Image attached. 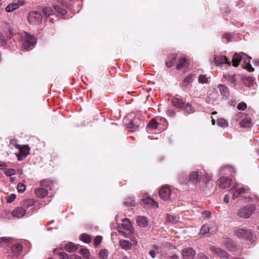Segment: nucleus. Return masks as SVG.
<instances>
[{
    "mask_svg": "<svg viewBox=\"0 0 259 259\" xmlns=\"http://www.w3.org/2000/svg\"><path fill=\"white\" fill-rule=\"evenodd\" d=\"M231 191L233 194L232 198L233 199L240 198V200L244 201V202H249L251 200L250 197L246 196V194L249 193L250 191L249 188L247 186L237 188V186L234 185Z\"/></svg>",
    "mask_w": 259,
    "mask_h": 259,
    "instance_id": "1",
    "label": "nucleus"
},
{
    "mask_svg": "<svg viewBox=\"0 0 259 259\" xmlns=\"http://www.w3.org/2000/svg\"><path fill=\"white\" fill-rule=\"evenodd\" d=\"M21 37L23 48L26 50H31L36 43L37 39L35 37L29 33L24 32Z\"/></svg>",
    "mask_w": 259,
    "mask_h": 259,
    "instance_id": "2",
    "label": "nucleus"
},
{
    "mask_svg": "<svg viewBox=\"0 0 259 259\" xmlns=\"http://www.w3.org/2000/svg\"><path fill=\"white\" fill-rule=\"evenodd\" d=\"M234 234L239 238L245 239L251 242L254 241L253 235L249 229L236 227L233 230Z\"/></svg>",
    "mask_w": 259,
    "mask_h": 259,
    "instance_id": "3",
    "label": "nucleus"
},
{
    "mask_svg": "<svg viewBox=\"0 0 259 259\" xmlns=\"http://www.w3.org/2000/svg\"><path fill=\"white\" fill-rule=\"evenodd\" d=\"M119 233L122 234L124 237H128V235L134 233V228L129 219L125 218L122 220L120 226L117 227Z\"/></svg>",
    "mask_w": 259,
    "mask_h": 259,
    "instance_id": "4",
    "label": "nucleus"
},
{
    "mask_svg": "<svg viewBox=\"0 0 259 259\" xmlns=\"http://www.w3.org/2000/svg\"><path fill=\"white\" fill-rule=\"evenodd\" d=\"M51 181L48 180H44L40 182V187L35 189V192L39 198H44L48 194V188H50Z\"/></svg>",
    "mask_w": 259,
    "mask_h": 259,
    "instance_id": "5",
    "label": "nucleus"
},
{
    "mask_svg": "<svg viewBox=\"0 0 259 259\" xmlns=\"http://www.w3.org/2000/svg\"><path fill=\"white\" fill-rule=\"evenodd\" d=\"M255 207L253 205H248L240 208L237 211V215L239 218L247 219L253 213Z\"/></svg>",
    "mask_w": 259,
    "mask_h": 259,
    "instance_id": "6",
    "label": "nucleus"
},
{
    "mask_svg": "<svg viewBox=\"0 0 259 259\" xmlns=\"http://www.w3.org/2000/svg\"><path fill=\"white\" fill-rule=\"evenodd\" d=\"M27 19L28 22L32 25L39 24L42 21V16L37 11H31L28 13Z\"/></svg>",
    "mask_w": 259,
    "mask_h": 259,
    "instance_id": "7",
    "label": "nucleus"
},
{
    "mask_svg": "<svg viewBox=\"0 0 259 259\" xmlns=\"http://www.w3.org/2000/svg\"><path fill=\"white\" fill-rule=\"evenodd\" d=\"M16 148L19 150L17 155L18 160L24 159L29 153L30 148L28 145H16Z\"/></svg>",
    "mask_w": 259,
    "mask_h": 259,
    "instance_id": "8",
    "label": "nucleus"
},
{
    "mask_svg": "<svg viewBox=\"0 0 259 259\" xmlns=\"http://www.w3.org/2000/svg\"><path fill=\"white\" fill-rule=\"evenodd\" d=\"M35 204V201L33 199L27 198L22 200L20 202V204L25 209L27 210V213L28 214L31 215L33 212V208H31L29 209L28 208L33 206Z\"/></svg>",
    "mask_w": 259,
    "mask_h": 259,
    "instance_id": "9",
    "label": "nucleus"
},
{
    "mask_svg": "<svg viewBox=\"0 0 259 259\" xmlns=\"http://www.w3.org/2000/svg\"><path fill=\"white\" fill-rule=\"evenodd\" d=\"M202 175L198 170L192 171L190 172L189 179L193 184H197L200 183L201 180Z\"/></svg>",
    "mask_w": 259,
    "mask_h": 259,
    "instance_id": "10",
    "label": "nucleus"
},
{
    "mask_svg": "<svg viewBox=\"0 0 259 259\" xmlns=\"http://www.w3.org/2000/svg\"><path fill=\"white\" fill-rule=\"evenodd\" d=\"M159 194L161 199L163 200H167L170 197L171 191L169 187L163 186L159 190Z\"/></svg>",
    "mask_w": 259,
    "mask_h": 259,
    "instance_id": "11",
    "label": "nucleus"
},
{
    "mask_svg": "<svg viewBox=\"0 0 259 259\" xmlns=\"http://www.w3.org/2000/svg\"><path fill=\"white\" fill-rule=\"evenodd\" d=\"M195 254V250L191 247H186L182 250L183 259H193Z\"/></svg>",
    "mask_w": 259,
    "mask_h": 259,
    "instance_id": "12",
    "label": "nucleus"
},
{
    "mask_svg": "<svg viewBox=\"0 0 259 259\" xmlns=\"http://www.w3.org/2000/svg\"><path fill=\"white\" fill-rule=\"evenodd\" d=\"M243 54V53H241V54L235 53L234 54L232 57V65L233 66L237 67L238 66L241 60H243L244 61L246 60V58Z\"/></svg>",
    "mask_w": 259,
    "mask_h": 259,
    "instance_id": "13",
    "label": "nucleus"
},
{
    "mask_svg": "<svg viewBox=\"0 0 259 259\" xmlns=\"http://www.w3.org/2000/svg\"><path fill=\"white\" fill-rule=\"evenodd\" d=\"M219 181V187L222 189L229 188L232 184V179H229L228 177H222Z\"/></svg>",
    "mask_w": 259,
    "mask_h": 259,
    "instance_id": "14",
    "label": "nucleus"
},
{
    "mask_svg": "<svg viewBox=\"0 0 259 259\" xmlns=\"http://www.w3.org/2000/svg\"><path fill=\"white\" fill-rule=\"evenodd\" d=\"M26 213L27 210L21 206L17 207L12 211V215L18 219L23 217Z\"/></svg>",
    "mask_w": 259,
    "mask_h": 259,
    "instance_id": "15",
    "label": "nucleus"
},
{
    "mask_svg": "<svg viewBox=\"0 0 259 259\" xmlns=\"http://www.w3.org/2000/svg\"><path fill=\"white\" fill-rule=\"evenodd\" d=\"M210 250L216 255L222 258H228L227 253L220 247L212 246L210 247Z\"/></svg>",
    "mask_w": 259,
    "mask_h": 259,
    "instance_id": "16",
    "label": "nucleus"
},
{
    "mask_svg": "<svg viewBox=\"0 0 259 259\" xmlns=\"http://www.w3.org/2000/svg\"><path fill=\"white\" fill-rule=\"evenodd\" d=\"M213 62L216 66H219L222 64H227L228 65L231 66V62L227 61V59L225 56H221L217 59L216 57L213 58L212 63Z\"/></svg>",
    "mask_w": 259,
    "mask_h": 259,
    "instance_id": "17",
    "label": "nucleus"
},
{
    "mask_svg": "<svg viewBox=\"0 0 259 259\" xmlns=\"http://www.w3.org/2000/svg\"><path fill=\"white\" fill-rule=\"evenodd\" d=\"M142 204L146 205H150L153 207L157 208L158 207V203L156 201L148 197L142 199Z\"/></svg>",
    "mask_w": 259,
    "mask_h": 259,
    "instance_id": "18",
    "label": "nucleus"
},
{
    "mask_svg": "<svg viewBox=\"0 0 259 259\" xmlns=\"http://www.w3.org/2000/svg\"><path fill=\"white\" fill-rule=\"evenodd\" d=\"M119 246L121 248L128 250L131 249L132 243L128 240L121 239L119 240Z\"/></svg>",
    "mask_w": 259,
    "mask_h": 259,
    "instance_id": "19",
    "label": "nucleus"
},
{
    "mask_svg": "<svg viewBox=\"0 0 259 259\" xmlns=\"http://www.w3.org/2000/svg\"><path fill=\"white\" fill-rule=\"evenodd\" d=\"M218 88L219 89L221 95L224 98L227 99L229 96V92L228 88L222 84H219L218 85Z\"/></svg>",
    "mask_w": 259,
    "mask_h": 259,
    "instance_id": "20",
    "label": "nucleus"
},
{
    "mask_svg": "<svg viewBox=\"0 0 259 259\" xmlns=\"http://www.w3.org/2000/svg\"><path fill=\"white\" fill-rule=\"evenodd\" d=\"M22 249V246L20 243H17L14 244L11 248L12 252L15 256H17L20 254Z\"/></svg>",
    "mask_w": 259,
    "mask_h": 259,
    "instance_id": "21",
    "label": "nucleus"
},
{
    "mask_svg": "<svg viewBox=\"0 0 259 259\" xmlns=\"http://www.w3.org/2000/svg\"><path fill=\"white\" fill-rule=\"evenodd\" d=\"M175 59H178L176 67L178 69H181L186 66L187 60L183 57H175Z\"/></svg>",
    "mask_w": 259,
    "mask_h": 259,
    "instance_id": "22",
    "label": "nucleus"
},
{
    "mask_svg": "<svg viewBox=\"0 0 259 259\" xmlns=\"http://www.w3.org/2000/svg\"><path fill=\"white\" fill-rule=\"evenodd\" d=\"M243 55L246 58V60L244 61V63H246L244 68L249 72H253L254 69L250 63L251 58L246 54H243Z\"/></svg>",
    "mask_w": 259,
    "mask_h": 259,
    "instance_id": "23",
    "label": "nucleus"
},
{
    "mask_svg": "<svg viewBox=\"0 0 259 259\" xmlns=\"http://www.w3.org/2000/svg\"><path fill=\"white\" fill-rule=\"evenodd\" d=\"M136 222L139 226L146 227L148 224V219L144 216H140L137 218Z\"/></svg>",
    "mask_w": 259,
    "mask_h": 259,
    "instance_id": "24",
    "label": "nucleus"
},
{
    "mask_svg": "<svg viewBox=\"0 0 259 259\" xmlns=\"http://www.w3.org/2000/svg\"><path fill=\"white\" fill-rule=\"evenodd\" d=\"M171 103L173 106L179 108H181L184 106V102L181 99L178 98H173L172 99Z\"/></svg>",
    "mask_w": 259,
    "mask_h": 259,
    "instance_id": "25",
    "label": "nucleus"
},
{
    "mask_svg": "<svg viewBox=\"0 0 259 259\" xmlns=\"http://www.w3.org/2000/svg\"><path fill=\"white\" fill-rule=\"evenodd\" d=\"M240 125L242 127L248 128L252 126V123L250 118H245L240 122Z\"/></svg>",
    "mask_w": 259,
    "mask_h": 259,
    "instance_id": "26",
    "label": "nucleus"
},
{
    "mask_svg": "<svg viewBox=\"0 0 259 259\" xmlns=\"http://www.w3.org/2000/svg\"><path fill=\"white\" fill-rule=\"evenodd\" d=\"M220 170L221 171H225V172L224 174H227L228 173H230V175H232L233 174L235 173V169L234 167H232L229 165H226L222 167Z\"/></svg>",
    "mask_w": 259,
    "mask_h": 259,
    "instance_id": "27",
    "label": "nucleus"
},
{
    "mask_svg": "<svg viewBox=\"0 0 259 259\" xmlns=\"http://www.w3.org/2000/svg\"><path fill=\"white\" fill-rule=\"evenodd\" d=\"M210 78V76L207 74H201L198 77V81L201 84L208 83Z\"/></svg>",
    "mask_w": 259,
    "mask_h": 259,
    "instance_id": "28",
    "label": "nucleus"
},
{
    "mask_svg": "<svg viewBox=\"0 0 259 259\" xmlns=\"http://www.w3.org/2000/svg\"><path fill=\"white\" fill-rule=\"evenodd\" d=\"M193 77V74H189L186 76L183 80L182 86L184 88H187L192 82V79Z\"/></svg>",
    "mask_w": 259,
    "mask_h": 259,
    "instance_id": "29",
    "label": "nucleus"
},
{
    "mask_svg": "<svg viewBox=\"0 0 259 259\" xmlns=\"http://www.w3.org/2000/svg\"><path fill=\"white\" fill-rule=\"evenodd\" d=\"M19 4L17 3H11L6 8V11L8 12H11L19 8Z\"/></svg>",
    "mask_w": 259,
    "mask_h": 259,
    "instance_id": "30",
    "label": "nucleus"
},
{
    "mask_svg": "<svg viewBox=\"0 0 259 259\" xmlns=\"http://www.w3.org/2000/svg\"><path fill=\"white\" fill-rule=\"evenodd\" d=\"M98 255L100 259H108L109 252L107 249H103L99 252Z\"/></svg>",
    "mask_w": 259,
    "mask_h": 259,
    "instance_id": "31",
    "label": "nucleus"
},
{
    "mask_svg": "<svg viewBox=\"0 0 259 259\" xmlns=\"http://www.w3.org/2000/svg\"><path fill=\"white\" fill-rule=\"evenodd\" d=\"M65 248L68 251L72 252L76 250V246L75 245L74 243L72 242H69L65 245Z\"/></svg>",
    "mask_w": 259,
    "mask_h": 259,
    "instance_id": "32",
    "label": "nucleus"
},
{
    "mask_svg": "<svg viewBox=\"0 0 259 259\" xmlns=\"http://www.w3.org/2000/svg\"><path fill=\"white\" fill-rule=\"evenodd\" d=\"M158 125V122L154 119H152L150 121L149 123H148V128L151 130H155L157 128Z\"/></svg>",
    "mask_w": 259,
    "mask_h": 259,
    "instance_id": "33",
    "label": "nucleus"
},
{
    "mask_svg": "<svg viewBox=\"0 0 259 259\" xmlns=\"http://www.w3.org/2000/svg\"><path fill=\"white\" fill-rule=\"evenodd\" d=\"M43 13L46 17H49L50 16L53 15L54 11L53 9L50 7H45L43 9Z\"/></svg>",
    "mask_w": 259,
    "mask_h": 259,
    "instance_id": "34",
    "label": "nucleus"
},
{
    "mask_svg": "<svg viewBox=\"0 0 259 259\" xmlns=\"http://www.w3.org/2000/svg\"><path fill=\"white\" fill-rule=\"evenodd\" d=\"M166 220L167 222L171 223H176L178 221V219L176 217L170 215V214H167L166 217Z\"/></svg>",
    "mask_w": 259,
    "mask_h": 259,
    "instance_id": "35",
    "label": "nucleus"
},
{
    "mask_svg": "<svg viewBox=\"0 0 259 259\" xmlns=\"http://www.w3.org/2000/svg\"><path fill=\"white\" fill-rule=\"evenodd\" d=\"M80 239L85 243H89L91 241V238L87 234H82L80 235Z\"/></svg>",
    "mask_w": 259,
    "mask_h": 259,
    "instance_id": "36",
    "label": "nucleus"
},
{
    "mask_svg": "<svg viewBox=\"0 0 259 259\" xmlns=\"http://www.w3.org/2000/svg\"><path fill=\"white\" fill-rule=\"evenodd\" d=\"M54 9L56 11V12H57L58 13H59V14H60L62 16L66 14V10L62 8L59 6H54Z\"/></svg>",
    "mask_w": 259,
    "mask_h": 259,
    "instance_id": "37",
    "label": "nucleus"
},
{
    "mask_svg": "<svg viewBox=\"0 0 259 259\" xmlns=\"http://www.w3.org/2000/svg\"><path fill=\"white\" fill-rule=\"evenodd\" d=\"M217 124L219 126L222 127L223 128H225L228 126V123L227 122L225 119L223 118L219 119L217 120Z\"/></svg>",
    "mask_w": 259,
    "mask_h": 259,
    "instance_id": "38",
    "label": "nucleus"
},
{
    "mask_svg": "<svg viewBox=\"0 0 259 259\" xmlns=\"http://www.w3.org/2000/svg\"><path fill=\"white\" fill-rule=\"evenodd\" d=\"M226 78L229 82L234 84L235 83L236 78L235 75H228L226 76Z\"/></svg>",
    "mask_w": 259,
    "mask_h": 259,
    "instance_id": "39",
    "label": "nucleus"
},
{
    "mask_svg": "<svg viewBox=\"0 0 259 259\" xmlns=\"http://www.w3.org/2000/svg\"><path fill=\"white\" fill-rule=\"evenodd\" d=\"M26 189V186L22 183H19L17 185V190L19 193H23Z\"/></svg>",
    "mask_w": 259,
    "mask_h": 259,
    "instance_id": "40",
    "label": "nucleus"
},
{
    "mask_svg": "<svg viewBox=\"0 0 259 259\" xmlns=\"http://www.w3.org/2000/svg\"><path fill=\"white\" fill-rule=\"evenodd\" d=\"M209 231V227L206 225H204L201 228L200 234L204 235Z\"/></svg>",
    "mask_w": 259,
    "mask_h": 259,
    "instance_id": "41",
    "label": "nucleus"
},
{
    "mask_svg": "<svg viewBox=\"0 0 259 259\" xmlns=\"http://www.w3.org/2000/svg\"><path fill=\"white\" fill-rule=\"evenodd\" d=\"M5 173L7 176L10 177L16 174V171L13 168H9L5 170Z\"/></svg>",
    "mask_w": 259,
    "mask_h": 259,
    "instance_id": "42",
    "label": "nucleus"
},
{
    "mask_svg": "<svg viewBox=\"0 0 259 259\" xmlns=\"http://www.w3.org/2000/svg\"><path fill=\"white\" fill-rule=\"evenodd\" d=\"M16 198V195L15 194H12L8 196L6 198V201L8 203H10L14 201Z\"/></svg>",
    "mask_w": 259,
    "mask_h": 259,
    "instance_id": "43",
    "label": "nucleus"
},
{
    "mask_svg": "<svg viewBox=\"0 0 259 259\" xmlns=\"http://www.w3.org/2000/svg\"><path fill=\"white\" fill-rule=\"evenodd\" d=\"M126 206L127 207H131L132 209L135 205V201L133 199H130L129 201L127 200L124 202Z\"/></svg>",
    "mask_w": 259,
    "mask_h": 259,
    "instance_id": "44",
    "label": "nucleus"
},
{
    "mask_svg": "<svg viewBox=\"0 0 259 259\" xmlns=\"http://www.w3.org/2000/svg\"><path fill=\"white\" fill-rule=\"evenodd\" d=\"M184 111L187 114H190L194 112V110L191 105L187 104L185 107Z\"/></svg>",
    "mask_w": 259,
    "mask_h": 259,
    "instance_id": "45",
    "label": "nucleus"
},
{
    "mask_svg": "<svg viewBox=\"0 0 259 259\" xmlns=\"http://www.w3.org/2000/svg\"><path fill=\"white\" fill-rule=\"evenodd\" d=\"M79 252L84 256V257L88 258L89 255V252L87 249H80Z\"/></svg>",
    "mask_w": 259,
    "mask_h": 259,
    "instance_id": "46",
    "label": "nucleus"
},
{
    "mask_svg": "<svg viewBox=\"0 0 259 259\" xmlns=\"http://www.w3.org/2000/svg\"><path fill=\"white\" fill-rule=\"evenodd\" d=\"M102 241V237L100 236H97L94 239V244L96 247L98 246Z\"/></svg>",
    "mask_w": 259,
    "mask_h": 259,
    "instance_id": "47",
    "label": "nucleus"
},
{
    "mask_svg": "<svg viewBox=\"0 0 259 259\" xmlns=\"http://www.w3.org/2000/svg\"><path fill=\"white\" fill-rule=\"evenodd\" d=\"M14 33L13 28L10 27H8V30L6 32V35H7V37L10 38L12 37V36L14 35Z\"/></svg>",
    "mask_w": 259,
    "mask_h": 259,
    "instance_id": "48",
    "label": "nucleus"
},
{
    "mask_svg": "<svg viewBox=\"0 0 259 259\" xmlns=\"http://www.w3.org/2000/svg\"><path fill=\"white\" fill-rule=\"evenodd\" d=\"M246 108V105L243 102L240 103L237 105V109L239 110H244Z\"/></svg>",
    "mask_w": 259,
    "mask_h": 259,
    "instance_id": "49",
    "label": "nucleus"
},
{
    "mask_svg": "<svg viewBox=\"0 0 259 259\" xmlns=\"http://www.w3.org/2000/svg\"><path fill=\"white\" fill-rule=\"evenodd\" d=\"M11 238L10 237H4L0 238V243H2L4 242L8 243L11 241Z\"/></svg>",
    "mask_w": 259,
    "mask_h": 259,
    "instance_id": "50",
    "label": "nucleus"
},
{
    "mask_svg": "<svg viewBox=\"0 0 259 259\" xmlns=\"http://www.w3.org/2000/svg\"><path fill=\"white\" fill-rule=\"evenodd\" d=\"M204 181L207 183V182H208L209 181L211 180V175H209V174L208 173H205L204 175Z\"/></svg>",
    "mask_w": 259,
    "mask_h": 259,
    "instance_id": "51",
    "label": "nucleus"
},
{
    "mask_svg": "<svg viewBox=\"0 0 259 259\" xmlns=\"http://www.w3.org/2000/svg\"><path fill=\"white\" fill-rule=\"evenodd\" d=\"M59 255L60 259H69L68 254L65 252H60Z\"/></svg>",
    "mask_w": 259,
    "mask_h": 259,
    "instance_id": "52",
    "label": "nucleus"
},
{
    "mask_svg": "<svg viewBox=\"0 0 259 259\" xmlns=\"http://www.w3.org/2000/svg\"><path fill=\"white\" fill-rule=\"evenodd\" d=\"M135 121H133V122H131L130 123L129 127L133 128L135 130H137L139 128V125L135 124Z\"/></svg>",
    "mask_w": 259,
    "mask_h": 259,
    "instance_id": "53",
    "label": "nucleus"
},
{
    "mask_svg": "<svg viewBox=\"0 0 259 259\" xmlns=\"http://www.w3.org/2000/svg\"><path fill=\"white\" fill-rule=\"evenodd\" d=\"M6 42V39L3 34L0 32V45L3 46Z\"/></svg>",
    "mask_w": 259,
    "mask_h": 259,
    "instance_id": "54",
    "label": "nucleus"
},
{
    "mask_svg": "<svg viewBox=\"0 0 259 259\" xmlns=\"http://www.w3.org/2000/svg\"><path fill=\"white\" fill-rule=\"evenodd\" d=\"M174 58H172L169 61L166 62V65L168 68L171 67L173 65Z\"/></svg>",
    "mask_w": 259,
    "mask_h": 259,
    "instance_id": "55",
    "label": "nucleus"
},
{
    "mask_svg": "<svg viewBox=\"0 0 259 259\" xmlns=\"http://www.w3.org/2000/svg\"><path fill=\"white\" fill-rule=\"evenodd\" d=\"M210 215H211V213H210V212H209L208 211H205L203 212V216L204 218H209Z\"/></svg>",
    "mask_w": 259,
    "mask_h": 259,
    "instance_id": "56",
    "label": "nucleus"
},
{
    "mask_svg": "<svg viewBox=\"0 0 259 259\" xmlns=\"http://www.w3.org/2000/svg\"><path fill=\"white\" fill-rule=\"evenodd\" d=\"M149 254L152 258H155L156 255V253L155 250L152 249L149 251Z\"/></svg>",
    "mask_w": 259,
    "mask_h": 259,
    "instance_id": "57",
    "label": "nucleus"
},
{
    "mask_svg": "<svg viewBox=\"0 0 259 259\" xmlns=\"http://www.w3.org/2000/svg\"><path fill=\"white\" fill-rule=\"evenodd\" d=\"M224 201L226 203H228L229 202V195L228 194L225 195L224 197Z\"/></svg>",
    "mask_w": 259,
    "mask_h": 259,
    "instance_id": "58",
    "label": "nucleus"
},
{
    "mask_svg": "<svg viewBox=\"0 0 259 259\" xmlns=\"http://www.w3.org/2000/svg\"><path fill=\"white\" fill-rule=\"evenodd\" d=\"M198 259H209V258L206 255L200 254L198 255Z\"/></svg>",
    "mask_w": 259,
    "mask_h": 259,
    "instance_id": "59",
    "label": "nucleus"
},
{
    "mask_svg": "<svg viewBox=\"0 0 259 259\" xmlns=\"http://www.w3.org/2000/svg\"><path fill=\"white\" fill-rule=\"evenodd\" d=\"M168 259H179V256L176 254L168 257Z\"/></svg>",
    "mask_w": 259,
    "mask_h": 259,
    "instance_id": "60",
    "label": "nucleus"
},
{
    "mask_svg": "<svg viewBox=\"0 0 259 259\" xmlns=\"http://www.w3.org/2000/svg\"><path fill=\"white\" fill-rule=\"evenodd\" d=\"M6 164L4 162H0V169H3L6 167Z\"/></svg>",
    "mask_w": 259,
    "mask_h": 259,
    "instance_id": "61",
    "label": "nucleus"
},
{
    "mask_svg": "<svg viewBox=\"0 0 259 259\" xmlns=\"http://www.w3.org/2000/svg\"><path fill=\"white\" fill-rule=\"evenodd\" d=\"M224 36L226 37L227 39L228 40H230L231 39V35L230 34H225Z\"/></svg>",
    "mask_w": 259,
    "mask_h": 259,
    "instance_id": "62",
    "label": "nucleus"
},
{
    "mask_svg": "<svg viewBox=\"0 0 259 259\" xmlns=\"http://www.w3.org/2000/svg\"><path fill=\"white\" fill-rule=\"evenodd\" d=\"M132 239V241L133 242L132 245L133 244L134 245H137V243H138L137 241L136 240H135V239Z\"/></svg>",
    "mask_w": 259,
    "mask_h": 259,
    "instance_id": "63",
    "label": "nucleus"
},
{
    "mask_svg": "<svg viewBox=\"0 0 259 259\" xmlns=\"http://www.w3.org/2000/svg\"><path fill=\"white\" fill-rule=\"evenodd\" d=\"M74 257V258L73 259H82L81 257L79 255H75Z\"/></svg>",
    "mask_w": 259,
    "mask_h": 259,
    "instance_id": "64",
    "label": "nucleus"
}]
</instances>
